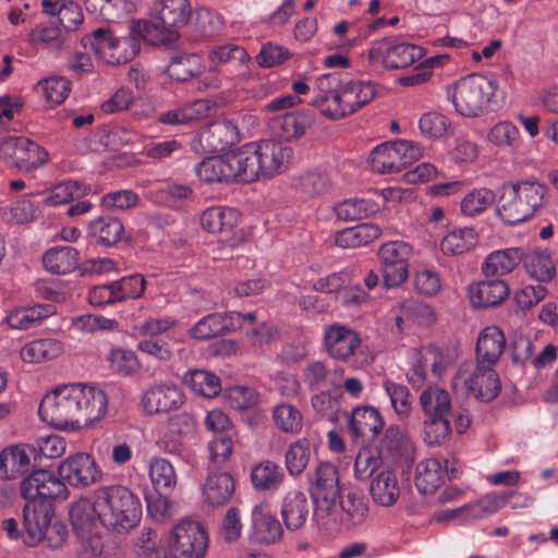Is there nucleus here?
I'll return each instance as SVG.
<instances>
[{
	"mask_svg": "<svg viewBox=\"0 0 558 558\" xmlns=\"http://www.w3.org/2000/svg\"><path fill=\"white\" fill-rule=\"evenodd\" d=\"M339 507L352 524H360L364 521L368 507L365 497L355 490L345 494L339 501Z\"/></svg>",
	"mask_w": 558,
	"mask_h": 558,
	"instance_id": "obj_57",
	"label": "nucleus"
},
{
	"mask_svg": "<svg viewBox=\"0 0 558 558\" xmlns=\"http://www.w3.org/2000/svg\"><path fill=\"white\" fill-rule=\"evenodd\" d=\"M425 54L421 46L407 41L391 43L386 39L373 43L367 50V60L373 65L388 70H400L418 62Z\"/></svg>",
	"mask_w": 558,
	"mask_h": 558,
	"instance_id": "obj_10",
	"label": "nucleus"
},
{
	"mask_svg": "<svg viewBox=\"0 0 558 558\" xmlns=\"http://www.w3.org/2000/svg\"><path fill=\"white\" fill-rule=\"evenodd\" d=\"M342 371L331 372L322 361H312L303 369V380L311 390L337 388L341 386Z\"/></svg>",
	"mask_w": 558,
	"mask_h": 558,
	"instance_id": "obj_41",
	"label": "nucleus"
},
{
	"mask_svg": "<svg viewBox=\"0 0 558 558\" xmlns=\"http://www.w3.org/2000/svg\"><path fill=\"white\" fill-rule=\"evenodd\" d=\"M149 477L156 493H169L177 485L173 465L165 458H153L149 462Z\"/></svg>",
	"mask_w": 558,
	"mask_h": 558,
	"instance_id": "obj_53",
	"label": "nucleus"
},
{
	"mask_svg": "<svg viewBox=\"0 0 558 558\" xmlns=\"http://www.w3.org/2000/svg\"><path fill=\"white\" fill-rule=\"evenodd\" d=\"M99 513L96 490L94 492V501L88 498H80L71 505V523L81 537L90 533L97 523H100Z\"/></svg>",
	"mask_w": 558,
	"mask_h": 558,
	"instance_id": "obj_31",
	"label": "nucleus"
},
{
	"mask_svg": "<svg viewBox=\"0 0 558 558\" xmlns=\"http://www.w3.org/2000/svg\"><path fill=\"white\" fill-rule=\"evenodd\" d=\"M510 289L505 280L488 279L469 286L470 303L476 308L494 307L501 304L509 295Z\"/></svg>",
	"mask_w": 558,
	"mask_h": 558,
	"instance_id": "obj_25",
	"label": "nucleus"
},
{
	"mask_svg": "<svg viewBox=\"0 0 558 558\" xmlns=\"http://www.w3.org/2000/svg\"><path fill=\"white\" fill-rule=\"evenodd\" d=\"M444 468L436 458L425 459L416 466L415 486L423 494L434 493L444 483Z\"/></svg>",
	"mask_w": 558,
	"mask_h": 558,
	"instance_id": "obj_44",
	"label": "nucleus"
},
{
	"mask_svg": "<svg viewBox=\"0 0 558 558\" xmlns=\"http://www.w3.org/2000/svg\"><path fill=\"white\" fill-rule=\"evenodd\" d=\"M381 235V229L371 222L345 228L335 235V243L342 248H355L367 245Z\"/></svg>",
	"mask_w": 558,
	"mask_h": 558,
	"instance_id": "obj_38",
	"label": "nucleus"
},
{
	"mask_svg": "<svg viewBox=\"0 0 558 558\" xmlns=\"http://www.w3.org/2000/svg\"><path fill=\"white\" fill-rule=\"evenodd\" d=\"M155 26L147 21L133 24L128 37H116L104 28L95 29L92 35L84 37V47H90L94 52L108 64H122L136 57L141 49V40L154 44L151 28Z\"/></svg>",
	"mask_w": 558,
	"mask_h": 558,
	"instance_id": "obj_4",
	"label": "nucleus"
},
{
	"mask_svg": "<svg viewBox=\"0 0 558 558\" xmlns=\"http://www.w3.org/2000/svg\"><path fill=\"white\" fill-rule=\"evenodd\" d=\"M380 206L371 198H350L335 206V215L343 221H353L376 214Z\"/></svg>",
	"mask_w": 558,
	"mask_h": 558,
	"instance_id": "obj_49",
	"label": "nucleus"
},
{
	"mask_svg": "<svg viewBox=\"0 0 558 558\" xmlns=\"http://www.w3.org/2000/svg\"><path fill=\"white\" fill-rule=\"evenodd\" d=\"M324 344L330 357L349 362L359 354L361 338L354 329L337 323L326 327Z\"/></svg>",
	"mask_w": 558,
	"mask_h": 558,
	"instance_id": "obj_17",
	"label": "nucleus"
},
{
	"mask_svg": "<svg viewBox=\"0 0 558 558\" xmlns=\"http://www.w3.org/2000/svg\"><path fill=\"white\" fill-rule=\"evenodd\" d=\"M28 41L33 45H49L57 52L68 48L58 25H36L28 34Z\"/></svg>",
	"mask_w": 558,
	"mask_h": 558,
	"instance_id": "obj_58",
	"label": "nucleus"
},
{
	"mask_svg": "<svg viewBox=\"0 0 558 558\" xmlns=\"http://www.w3.org/2000/svg\"><path fill=\"white\" fill-rule=\"evenodd\" d=\"M423 155L422 147L411 141L399 140L376 146L371 154V165L377 173L400 172Z\"/></svg>",
	"mask_w": 558,
	"mask_h": 558,
	"instance_id": "obj_9",
	"label": "nucleus"
},
{
	"mask_svg": "<svg viewBox=\"0 0 558 558\" xmlns=\"http://www.w3.org/2000/svg\"><path fill=\"white\" fill-rule=\"evenodd\" d=\"M282 470L271 461H263L252 470V483L258 490L277 489L282 483Z\"/></svg>",
	"mask_w": 558,
	"mask_h": 558,
	"instance_id": "obj_54",
	"label": "nucleus"
},
{
	"mask_svg": "<svg viewBox=\"0 0 558 558\" xmlns=\"http://www.w3.org/2000/svg\"><path fill=\"white\" fill-rule=\"evenodd\" d=\"M239 141L238 125L231 120L215 121L199 133V142L210 151L223 150Z\"/></svg>",
	"mask_w": 558,
	"mask_h": 558,
	"instance_id": "obj_26",
	"label": "nucleus"
},
{
	"mask_svg": "<svg viewBox=\"0 0 558 558\" xmlns=\"http://www.w3.org/2000/svg\"><path fill=\"white\" fill-rule=\"evenodd\" d=\"M310 506L306 495L301 490L287 493L281 504V517L289 531L301 530L308 518Z\"/></svg>",
	"mask_w": 558,
	"mask_h": 558,
	"instance_id": "obj_30",
	"label": "nucleus"
},
{
	"mask_svg": "<svg viewBox=\"0 0 558 558\" xmlns=\"http://www.w3.org/2000/svg\"><path fill=\"white\" fill-rule=\"evenodd\" d=\"M108 362L110 368L121 375H133L141 368L137 355L129 349H112L109 353Z\"/></svg>",
	"mask_w": 558,
	"mask_h": 558,
	"instance_id": "obj_60",
	"label": "nucleus"
},
{
	"mask_svg": "<svg viewBox=\"0 0 558 558\" xmlns=\"http://www.w3.org/2000/svg\"><path fill=\"white\" fill-rule=\"evenodd\" d=\"M100 524L108 530L125 533L142 518L140 498L126 486L107 485L96 489Z\"/></svg>",
	"mask_w": 558,
	"mask_h": 558,
	"instance_id": "obj_3",
	"label": "nucleus"
},
{
	"mask_svg": "<svg viewBox=\"0 0 558 558\" xmlns=\"http://www.w3.org/2000/svg\"><path fill=\"white\" fill-rule=\"evenodd\" d=\"M272 422L277 429L290 435H298L303 428V414L294 405L282 402L274 407Z\"/></svg>",
	"mask_w": 558,
	"mask_h": 558,
	"instance_id": "obj_51",
	"label": "nucleus"
},
{
	"mask_svg": "<svg viewBox=\"0 0 558 558\" xmlns=\"http://www.w3.org/2000/svg\"><path fill=\"white\" fill-rule=\"evenodd\" d=\"M512 493L487 494L480 500L470 505V519H481L497 512L505 507Z\"/></svg>",
	"mask_w": 558,
	"mask_h": 558,
	"instance_id": "obj_64",
	"label": "nucleus"
},
{
	"mask_svg": "<svg viewBox=\"0 0 558 558\" xmlns=\"http://www.w3.org/2000/svg\"><path fill=\"white\" fill-rule=\"evenodd\" d=\"M384 420L373 407H357L350 415L349 433L354 440L373 441L381 432Z\"/></svg>",
	"mask_w": 558,
	"mask_h": 558,
	"instance_id": "obj_23",
	"label": "nucleus"
},
{
	"mask_svg": "<svg viewBox=\"0 0 558 558\" xmlns=\"http://www.w3.org/2000/svg\"><path fill=\"white\" fill-rule=\"evenodd\" d=\"M191 5L189 0H161V8L158 14V21L161 27L170 31L172 27L185 25L191 16ZM157 29L159 25L153 24Z\"/></svg>",
	"mask_w": 558,
	"mask_h": 558,
	"instance_id": "obj_45",
	"label": "nucleus"
},
{
	"mask_svg": "<svg viewBox=\"0 0 558 558\" xmlns=\"http://www.w3.org/2000/svg\"><path fill=\"white\" fill-rule=\"evenodd\" d=\"M412 246L404 241H388L380 245L378 259L386 289L400 287L409 276Z\"/></svg>",
	"mask_w": 558,
	"mask_h": 558,
	"instance_id": "obj_11",
	"label": "nucleus"
},
{
	"mask_svg": "<svg viewBox=\"0 0 558 558\" xmlns=\"http://www.w3.org/2000/svg\"><path fill=\"white\" fill-rule=\"evenodd\" d=\"M207 545L205 529L198 522L183 520L171 532L169 551L172 558H204Z\"/></svg>",
	"mask_w": 558,
	"mask_h": 558,
	"instance_id": "obj_12",
	"label": "nucleus"
},
{
	"mask_svg": "<svg viewBox=\"0 0 558 558\" xmlns=\"http://www.w3.org/2000/svg\"><path fill=\"white\" fill-rule=\"evenodd\" d=\"M258 160H260L262 174L271 178L286 171L293 159V149L279 141H263L256 143Z\"/></svg>",
	"mask_w": 558,
	"mask_h": 558,
	"instance_id": "obj_19",
	"label": "nucleus"
},
{
	"mask_svg": "<svg viewBox=\"0 0 558 558\" xmlns=\"http://www.w3.org/2000/svg\"><path fill=\"white\" fill-rule=\"evenodd\" d=\"M107 395L100 388L72 383L48 392L38 409L41 420L58 429L78 430L100 421L107 413Z\"/></svg>",
	"mask_w": 558,
	"mask_h": 558,
	"instance_id": "obj_1",
	"label": "nucleus"
},
{
	"mask_svg": "<svg viewBox=\"0 0 558 558\" xmlns=\"http://www.w3.org/2000/svg\"><path fill=\"white\" fill-rule=\"evenodd\" d=\"M449 359L442 350L434 344L421 348L413 357L412 367L408 374L409 381L420 387L427 378L428 373L440 376L447 366Z\"/></svg>",
	"mask_w": 558,
	"mask_h": 558,
	"instance_id": "obj_18",
	"label": "nucleus"
},
{
	"mask_svg": "<svg viewBox=\"0 0 558 558\" xmlns=\"http://www.w3.org/2000/svg\"><path fill=\"white\" fill-rule=\"evenodd\" d=\"M375 96V88L371 82L347 81L342 82L339 94L332 100L331 109H327L330 120H339L367 105Z\"/></svg>",
	"mask_w": 558,
	"mask_h": 558,
	"instance_id": "obj_14",
	"label": "nucleus"
},
{
	"mask_svg": "<svg viewBox=\"0 0 558 558\" xmlns=\"http://www.w3.org/2000/svg\"><path fill=\"white\" fill-rule=\"evenodd\" d=\"M37 88L43 93L47 104L57 106L68 97L70 82L62 76H53L39 81Z\"/></svg>",
	"mask_w": 558,
	"mask_h": 558,
	"instance_id": "obj_62",
	"label": "nucleus"
},
{
	"mask_svg": "<svg viewBox=\"0 0 558 558\" xmlns=\"http://www.w3.org/2000/svg\"><path fill=\"white\" fill-rule=\"evenodd\" d=\"M58 471L62 481L76 488L88 487L102 476L95 459L85 452L69 456L60 463Z\"/></svg>",
	"mask_w": 558,
	"mask_h": 558,
	"instance_id": "obj_16",
	"label": "nucleus"
},
{
	"mask_svg": "<svg viewBox=\"0 0 558 558\" xmlns=\"http://www.w3.org/2000/svg\"><path fill=\"white\" fill-rule=\"evenodd\" d=\"M228 156L233 172L232 182H254L263 177L255 142L228 153Z\"/></svg>",
	"mask_w": 558,
	"mask_h": 558,
	"instance_id": "obj_21",
	"label": "nucleus"
},
{
	"mask_svg": "<svg viewBox=\"0 0 558 558\" xmlns=\"http://www.w3.org/2000/svg\"><path fill=\"white\" fill-rule=\"evenodd\" d=\"M420 405L424 413L423 439L432 447L445 445L451 437L452 401L449 392L434 386L423 390Z\"/></svg>",
	"mask_w": 558,
	"mask_h": 558,
	"instance_id": "obj_6",
	"label": "nucleus"
},
{
	"mask_svg": "<svg viewBox=\"0 0 558 558\" xmlns=\"http://www.w3.org/2000/svg\"><path fill=\"white\" fill-rule=\"evenodd\" d=\"M384 388L399 418L409 417L412 411V398L409 389L404 385L390 380L385 381Z\"/></svg>",
	"mask_w": 558,
	"mask_h": 558,
	"instance_id": "obj_59",
	"label": "nucleus"
},
{
	"mask_svg": "<svg viewBox=\"0 0 558 558\" xmlns=\"http://www.w3.org/2000/svg\"><path fill=\"white\" fill-rule=\"evenodd\" d=\"M496 365H487L480 361H465L452 379V388L473 393L476 399L489 402L501 389V383L495 371Z\"/></svg>",
	"mask_w": 558,
	"mask_h": 558,
	"instance_id": "obj_8",
	"label": "nucleus"
},
{
	"mask_svg": "<svg viewBox=\"0 0 558 558\" xmlns=\"http://www.w3.org/2000/svg\"><path fill=\"white\" fill-rule=\"evenodd\" d=\"M53 508L50 502L26 504L23 509V523L26 543L35 546L45 538V531L52 521Z\"/></svg>",
	"mask_w": 558,
	"mask_h": 558,
	"instance_id": "obj_24",
	"label": "nucleus"
},
{
	"mask_svg": "<svg viewBox=\"0 0 558 558\" xmlns=\"http://www.w3.org/2000/svg\"><path fill=\"white\" fill-rule=\"evenodd\" d=\"M62 352L61 341L53 338H41L23 345L20 355L26 363H41L60 356Z\"/></svg>",
	"mask_w": 558,
	"mask_h": 558,
	"instance_id": "obj_42",
	"label": "nucleus"
},
{
	"mask_svg": "<svg viewBox=\"0 0 558 558\" xmlns=\"http://www.w3.org/2000/svg\"><path fill=\"white\" fill-rule=\"evenodd\" d=\"M89 193H92L90 185L80 181L65 180L51 189L49 196L46 198V203L50 206L62 205L84 197Z\"/></svg>",
	"mask_w": 558,
	"mask_h": 558,
	"instance_id": "obj_52",
	"label": "nucleus"
},
{
	"mask_svg": "<svg viewBox=\"0 0 558 558\" xmlns=\"http://www.w3.org/2000/svg\"><path fill=\"white\" fill-rule=\"evenodd\" d=\"M123 232V223L116 217L101 216L88 223V235L100 246L116 245Z\"/></svg>",
	"mask_w": 558,
	"mask_h": 558,
	"instance_id": "obj_36",
	"label": "nucleus"
},
{
	"mask_svg": "<svg viewBox=\"0 0 558 558\" xmlns=\"http://www.w3.org/2000/svg\"><path fill=\"white\" fill-rule=\"evenodd\" d=\"M184 402L185 396L182 389L169 380L150 385L141 399L144 412L149 415L178 410Z\"/></svg>",
	"mask_w": 558,
	"mask_h": 558,
	"instance_id": "obj_15",
	"label": "nucleus"
},
{
	"mask_svg": "<svg viewBox=\"0 0 558 558\" xmlns=\"http://www.w3.org/2000/svg\"><path fill=\"white\" fill-rule=\"evenodd\" d=\"M54 313L56 306L52 304H35L13 310L7 315L5 320L10 328L24 330L37 326Z\"/></svg>",
	"mask_w": 558,
	"mask_h": 558,
	"instance_id": "obj_37",
	"label": "nucleus"
},
{
	"mask_svg": "<svg viewBox=\"0 0 558 558\" xmlns=\"http://www.w3.org/2000/svg\"><path fill=\"white\" fill-rule=\"evenodd\" d=\"M342 81L338 73H326L319 75L315 81V96L311 100V105L319 110V112L329 119L327 109H331L332 100L336 94H339Z\"/></svg>",
	"mask_w": 558,
	"mask_h": 558,
	"instance_id": "obj_40",
	"label": "nucleus"
},
{
	"mask_svg": "<svg viewBox=\"0 0 558 558\" xmlns=\"http://www.w3.org/2000/svg\"><path fill=\"white\" fill-rule=\"evenodd\" d=\"M21 494L26 504L50 502L64 500L69 496V489L61 477L48 470L39 469L32 472L21 482Z\"/></svg>",
	"mask_w": 558,
	"mask_h": 558,
	"instance_id": "obj_13",
	"label": "nucleus"
},
{
	"mask_svg": "<svg viewBox=\"0 0 558 558\" xmlns=\"http://www.w3.org/2000/svg\"><path fill=\"white\" fill-rule=\"evenodd\" d=\"M238 222V213L230 207L213 206L204 210L202 227L208 232L217 233L232 229Z\"/></svg>",
	"mask_w": 558,
	"mask_h": 558,
	"instance_id": "obj_50",
	"label": "nucleus"
},
{
	"mask_svg": "<svg viewBox=\"0 0 558 558\" xmlns=\"http://www.w3.org/2000/svg\"><path fill=\"white\" fill-rule=\"evenodd\" d=\"M487 140L498 148H515L519 145V130L511 122L500 121L488 131Z\"/></svg>",
	"mask_w": 558,
	"mask_h": 558,
	"instance_id": "obj_63",
	"label": "nucleus"
},
{
	"mask_svg": "<svg viewBox=\"0 0 558 558\" xmlns=\"http://www.w3.org/2000/svg\"><path fill=\"white\" fill-rule=\"evenodd\" d=\"M183 383L194 393L205 398H214L221 390L219 377L205 369H190L184 374Z\"/></svg>",
	"mask_w": 558,
	"mask_h": 558,
	"instance_id": "obj_48",
	"label": "nucleus"
},
{
	"mask_svg": "<svg viewBox=\"0 0 558 558\" xmlns=\"http://www.w3.org/2000/svg\"><path fill=\"white\" fill-rule=\"evenodd\" d=\"M522 264L530 277L538 282H549L555 278L557 271L551 254L548 250H525Z\"/></svg>",
	"mask_w": 558,
	"mask_h": 558,
	"instance_id": "obj_33",
	"label": "nucleus"
},
{
	"mask_svg": "<svg viewBox=\"0 0 558 558\" xmlns=\"http://www.w3.org/2000/svg\"><path fill=\"white\" fill-rule=\"evenodd\" d=\"M28 445H13L0 452V478H15L28 470L31 464Z\"/></svg>",
	"mask_w": 558,
	"mask_h": 558,
	"instance_id": "obj_32",
	"label": "nucleus"
},
{
	"mask_svg": "<svg viewBox=\"0 0 558 558\" xmlns=\"http://www.w3.org/2000/svg\"><path fill=\"white\" fill-rule=\"evenodd\" d=\"M195 173L205 183H231L233 179L228 154L203 159Z\"/></svg>",
	"mask_w": 558,
	"mask_h": 558,
	"instance_id": "obj_39",
	"label": "nucleus"
},
{
	"mask_svg": "<svg viewBox=\"0 0 558 558\" xmlns=\"http://www.w3.org/2000/svg\"><path fill=\"white\" fill-rule=\"evenodd\" d=\"M213 109L214 104L210 100L198 99L161 112L157 120L165 125H184L207 117Z\"/></svg>",
	"mask_w": 558,
	"mask_h": 558,
	"instance_id": "obj_28",
	"label": "nucleus"
},
{
	"mask_svg": "<svg viewBox=\"0 0 558 558\" xmlns=\"http://www.w3.org/2000/svg\"><path fill=\"white\" fill-rule=\"evenodd\" d=\"M44 266L53 274H68L78 264V252L72 246H56L48 250L43 257Z\"/></svg>",
	"mask_w": 558,
	"mask_h": 558,
	"instance_id": "obj_46",
	"label": "nucleus"
},
{
	"mask_svg": "<svg viewBox=\"0 0 558 558\" xmlns=\"http://www.w3.org/2000/svg\"><path fill=\"white\" fill-rule=\"evenodd\" d=\"M506 348V337L497 326H488L478 335L476 341V361L496 365Z\"/></svg>",
	"mask_w": 558,
	"mask_h": 558,
	"instance_id": "obj_29",
	"label": "nucleus"
},
{
	"mask_svg": "<svg viewBox=\"0 0 558 558\" xmlns=\"http://www.w3.org/2000/svg\"><path fill=\"white\" fill-rule=\"evenodd\" d=\"M314 117L308 111H295L284 113L276 120L279 135L286 141H292L303 136L313 124Z\"/></svg>",
	"mask_w": 558,
	"mask_h": 558,
	"instance_id": "obj_43",
	"label": "nucleus"
},
{
	"mask_svg": "<svg viewBox=\"0 0 558 558\" xmlns=\"http://www.w3.org/2000/svg\"><path fill=\"white\" fill-rule=\"evenodd\" d=\"M339 472L330 462H318L308 474V492L315 506V514L326 523L341 521L338 513L340 497Z\"/></svg>",
	"mask_w": 558,
	"mask_h": 558,
	"instance_id": "obj_7",
	"label": "nucleus"
},
{
	"mask_svg": "<svg viewBox=\"0 0 558 558\" xmlns=\"http://www.w3.org/2000/svg\"><path fill=\"white\" fill-rule=\"evenodd\" d=\"M235 482L227 472L210 473L203 485L205 501L211 506H222L234 493Z\"/></svg>",
	"mask_w": 558,
	"mask_h": 558,
	"instance_id": "obj_34",
	"label": "nucleus"
},
{
	"mask_svg": "<svg viewBox=\"0 0 558 558\" xmlns=\"http://www.w3.org/2000/svg\"><path fill=\"white\" fill-rule=\"evenodd\" d=\"M282 527L269 504L259 502L252 509L250 536L254 542L270 544L280 538Z\"/></svg>",
	"mask_w": 558,
	"mask_h": 558,
	"instance_id": "obj_22",
	"label": "nucleus"
},
{
	"mask_svg": "<svg viewBox=\"0 0 558 558\" xmlns=\"http://www.w3.org/2000/svg\"><path fill=\"white\" fill-rule=\"evenodd\" d=\"M495 202V194L489 189H475L461 201V211L465 216H476L485 211Z\"/></svg>",
	"mask_w": 558,
	"mask_h": 558,
	"instance_id": "obj_61",
	"label": "nucleus"
},
{
	"mask_svg": "<svg viewBox=\"0 0 558 558\" xmlns=\"http://www.w3.org/2000/svg\"><path fill=\"white\" fill-rule=\"evenodd\" d=\"M523 247H508L492 252L482 267L486 276H504L513 271L522 263Z\"/></svg>",
	"mask_w": 558,
	"mask_h": 558,
	"instance_id": "obj_35",
	"label": "nucleus"
},
{
	"mask_svg": "<svg viewBox=\"0 0 558 558\" xmlns=\"http://www.w3.org/2000/svg\"><path fill=\"white\" fill-rule=\"evenodd\" d=\"M497 84L483 74H469L445 87L448 102L454 112L463 118H478L484 114L495 96Z\"/></svg>",
	"mask_w": 558,
	"mask_h": 558,
	"instance_id": "obj_5",
	"label": "nucleus"
},
{
	"mask_svg": "<svg viewBox=\"0 0 558 558\" xmlns=\"http://www.w3.org/2000/svg\"><path fill=\"white\" fill-rule=\"evenodd\" d=\"M548 187L537 180H519L504 186L496 205V216L506 225L532 219L548 201Z\"/></svg>",
	"mask_w": 558,
	"mask_h": 558,
	"instance_id": "obj_2",
	"label": "nucleus"
},
{
	"mask_svg": "<svg viewBox=\"0 0 558 558\" xmlns=\"http://www.w3.org/2000/svg\"><path fill=\"white\" fill-rule=\"evenodd\" d=\"M369 494L373 501L380 507L396 505L401 494L397 473L390 469L378 471L371 481Z\"/></svg>",
	"mask_w": 558,
	"mask_h": 558,
	"instance_id": "obj_27",
	"label": "nucleus"
},
{
	"mask_svg": "<svg viewBox=\"0 0 558 558\" xmlns=\"http://www.w3.org/2000/svg\"><path fill=\"white\" fill-rule=\"evenodd\" d=\"M239 318L234 311L208 314L189 329V336L196 341L210 340L239 329Z\"/></svg>",
	"mask_w": 558,
	"mask_h": 558,
	"instance_id": "obj_20",
	"label": "nucleus"
},
{
	"mask_svg": "<svg viewBox=\"0 0 558 558\" xmlns=\"http://www.w3.org/2000/svg\"><path fill=\"white\" fill-rule=\"evenodd\" d=\"M311 459L310 441L305 438L291 444L286 452V468L290 475L298 476L304 472Z\"/></svg>",
	"mask_w": 558,
	"mask_h": 558,
	"instance_id": "obj_56",
	"label": "nucleus"
},
{
	"mask_svg": "<svg viewBox=\"0 0 558 558\" xmlns=\"http://www.w3.org/2000/svg\"><path fill=\"white\" fill-rule=\"evenodd\" d=\"M475 243L476 234L473 229H457L444 236L440 248L445 254L459 255L469 251Z\"/></svg>",
	"mask_w": 558,
	"mask_h": 558,
	"instance_id": "obj_55",
	"label": "nucleus"
},
{
	"mask_svg": "<svg viewBox=\"0 0 558 558\" xmlns=\"http://www.w3.org/2000/svg\"><path fill=\"white\" fill-rule=\"evenodd\" d=\"M203 69V59L199 54L181 53L171 58L167 73L175 81L185 82L199 75Z\"/></svg>",
	"mask_w": 558,
	"mask_h": 558,
	"instance_id": "obj_47",
	"label": "nucleus"
}]
</instances>
